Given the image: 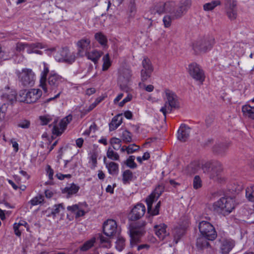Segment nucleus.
<instances>
[{
    "label": "nucleus",
    "instance_id": "864d4df0",
    "mask_svg": "<svg viewBox=\"0 0 254 254\" xmlns=\"http://www.w3.org/2000/svg\"><path fill=\"white\" fill-rule=\"evenodd\" d=\"M202 186V181L199 176H195L193 181V187L194 189L196 190Z\"/></svg>",
    "mask_w": 254,
    "mask_h": 254
},
{
    "label": "nucleus",
    "instance_id": "7ed1b4c3",
    "mask_svg": "<svg viewBox=\"0 0 254 254\" xmlns=\"http://www.w3.org/2000/svg\"><path fill=\"white\" fill-rule=\"evenodd\" d=\"M164 99L165 102V104L160 111L163 113L165 119L167 113L171 112L173 108H179L180 103L178 98L175 93L168 89L165 91Z\"/></svg>",
    "mask_w": 254,
    "mask_h": 254
},
{
    "label": "nucleus",
    "instance_id": "bb28decb",
    "mask_svg": "<svg viewBox=\"0 0 254 254\" xmlns=\"http://www.w3.org/2000/svg\"><path fill=\"white\" fill-rule=\"evenodd\" d=\"M123 118L122 114H118L115 116L109 124V129L113 131L117 129L122 123Z\"/></svg>",
    "mask_w": 254,
    "mask_h": 254
},
{
    "label": "nucleus",
    "instance_id": "09e8293b",
    "mask_svg": "<svg viewBox=\"0 0 254 254\" xmlns=\"http://www.w3.org/2000/svg\"><path fill=\"white\" fill-rule=\"evenodd\" d=\"M152 204L153 203H151V206H150V208L149 210V208H148V206H147L148 212L149 213H150L152 215H158L159 214V208H160V207L161 202H160V201H159L156 204L155 208L153 209H152Z\"/></svg>",
    "mask_w": 254,
    "mask_h": 254
},
{
    "label": "nucleus",
    "instance_id": "c9c22d12",
    "mask_svg": "<svg viewBox=\"0 0 254 254\" xmlns=\"http://www.w3.org/2000/svg\"><path fill=\"white\" fill-rule=\"evenodd\" d=\"M226 14L228 18L231 20H235L237 17V8H225Z\"/></svg>",
    "mask_w": 254,
    "mask_h": 254
},
{
    "label": "nucleus",
    "instance_id": "1a4fd4ad",
    "mask_svg": "<svg viewBox=\"0 0 254 254\" xmlns=\"http://www.w3.org/2000/svg\"><path fill=\"white\" fill-rule=\"evenodd\" d=\"M198 228L201 234L208 240L213 241L216 238L215 230L210 223L202 221L199 223Z\"/></svg>",
    "mask_w": 254,
    "mask_h": 254
},
{
    "label": "nucleus",
    "instance_id": "3c124183",
    "mask_svg": "<svg viewBox=\"0 0 254 254\" xmlns=\"http://www.w3.org/2000/svg\"><path fill=\"white\" fill-rule=\"evenodd\" d=\"M1 98L3 100L11 103L16 100L15 93H5L1 96Z\"/></svg>",
    "mask_w": 254,
    "mask_h": 254
},
{
    "label": "nucleus",
    "instance_id": "a18cd8bd",
    "mask_svg": "<svg viewBox=\"0 0 254 254\" xmlns=\"http://www.w3.org/2000/svg\"><path fill=\"white\" fill-rule=\"evenodd\" d=\"M107 156L108 158L113 160H118L119 159V155L118 154L114 152L111 147H109L108 149Z\"/></svg>",
    "mask_w": 254,
    "mask_h": 254
},
{
    "label": "nucleus",
    "instance_id": "4d7b16f0",
    "mask_svg": "<svg viewBox=\"0 0 254 254\" xmlns=\"http://www.w3.org/2000/svg\"><path fill=\"white\" fill-rule=\"evenodd\" d=\"M139 146L135 144H131L127 147H126V150L127 154H131L138 150Z\"/></svg>",
    "mask_w": 254,
    "mask_h": 254
},
{
    "label": "nucleus",
    "instance_id": "0eeeda50",
    "mask_svg": "<svg viewBox=\"0 0 254 254\" xmlns=\"http://www.w3.org/2000/svg\"><path fill=\"white\" fill-rule=\"evenodd\" d=\"M42 92L39 89H31L28 91H21L19 93L18 98L20 102H25L27 103L36 102L42 96Z\"/></svg>",
    "mask_w": 254,
    "mask_h": 254
},
{
    "label": "nucleus",
    "instance_id": "0e129e2a",
    "mask_svg": "<svg viewBox=\"0 0 254 254\" xmlns=\"http://www.w3.org/2000/svg\"><path fill=\"white\" fill-rule=\"evenodd\" d=\"M30 121L26 120H24L21 121L17 124V126L19 127H21L22 128H24V129L28 128L30 127Z\"/></svg>",
    "mask_w": 254,
    "mask_h": 254
},
{
    "label": "nucleus",
    "instance_id": "69168bd1",
    "mask_svg": "<svg viewBox=\"0 0 254 254\" xmlns=\"http://www.w3.org/2000/svg\"><path fill=\"white\" fill-rule=\"evenodd\" d=\"M97 155L96 153H93L90 156V161L92 163V167L91 168L92 169H94L96 167L97 163Z\"/></svg>",
    "mask_w": 254,
    "mask_h": 254
},
{
    "label": "nucleus",
    "instance_id": "603ef678",
    "mask_svg": "<svg viewBox=\"0 0 254 254\" xmlns=\"http://www.w3.org/2000/svg\"><path fill=\"white\" fill-rule=\"evenodd\" d=\"M111 143L115 150H118L121 146V139L118 138H112Z\"/></svg>",
    "mask_w": 254,
    "mask_h": 254
},
{
    "label": "nucleus",
    "instance_id": "2f4dec72",
    "mask_svg": "<svg viewBox=\"0 0 254 254\" xmlns=\"http://www.w3.org/2000/svg\"><path fill=\"white\" fill-rule=\"evenodd\" d=\"M207 240H208L203 236L197 238L196 244L197 248L202 250L208 248L209 246V243L207 242Z\"/></svg>",
    "mask_w": 254,
    "mask_h": 254
},
{
    "label": "nucleus",
    "instance_id": "4be33fe9",
    "mask_svg": "<svg viewBox=\"0 0 254 254\" xmlns=\"http://www.w3.org/2000/svg\"><path fill=\"white\" fill-rule=\"evenodd\" d=\"M44 69L41 73V78L40 80V86L43 89L45 92H47V76L49 72L48 65L43 63Z\"/></svg>",
    "mask_w": 254,
    "mask_h": 254
},
{
    "label": "nucleus",
    "instance_id": "5fc2aeb1",
    "mask_svg": "<svg viewBox=\"0 0 254 254\" xmlns=\"http://www.w3.org/2000/svg\"><path fill=\"white\" fill-rule=\"evenodd\" d=\"M135 157L130 156L127 160L126 164L130 168H135L137 167L136 164L134 162Z\"/></svg>",
    "mask_w": 254,
    "mask_h": 254
},
{
    "label": "nucleus",
    "instance_id": "680f3d73",
    "mask_svg": "<svg viewBox=\"0 0 254 254\" xmlns=\"http://www.w3.org/2000/svg\"><path fill=\"white\" fill-rule=\"evenodd\" d=\"M128 10L130 15H133L136 11V5L135 0H130L128 4Z\"/></svg>",
    "mask_w": 254,
    "mask_h": 254
},
{
    "label": "nucleus",
    "instance_id": "20e7f679",
    "mask_svg": "<svg viewBox=\"0 0 254 254\" xmlns=\"http://www.w3.org/2000/svg\"><path fill=\"white\" fill-rule=\"evenodd\" d=\"M21 84L25 87L34 85L36 80V74L31 68H24L16 72Z\"/></svg>",
    "mask_w": 254,
    "mask_h": 254
},
{
    "label": "nucleus",
    "instance_id": "f257e3e1",
    "mask_svg": "<svg viewBox=\"0 0 254 254\" xmlns=\"http://www.w3.org/2000/svg\"><path fill=\"white\" fill-rule=\"evenodd\" d=\"M164 13L171 14L173 19H175L181 17L185 13V12L174 1H168L166 2L160 1L157 3L153 7L147 12V18L151 20H154L155 15L156 14L160 15Z\"/></svg>",
    "mask_w": 254,
    "mask_h": 254
},
{
    "label": "nucleus",
    "instance_id": "b1692460",
    "mask_svg": "<svg viewBox=\"0 0 254 254\" xmlns=\"http://www.w3.org/2000/svg\"><path fill=\"white\" fill-rule=\"evenodd\" d=\"M166 228L167 225L165 224H161L154 226L155 234L161 240H163L169 235V233L166 231Z\"/></svg>",
    "mask_w": 254,
    "mask_h": 254
},
{
    "label": "nucleus",
    "instance_id": "aec40b11",
    "mask_svg": "<svg viewBox=\"0 0 254 254\" xmlns=\"http://www.w3.org/2000/svg\"><path fill=\"white\" fill-rule=\"evenodd\" d=\"M144 233V228L141 226L138 228H132L130 230V243L131 245H135L139 241L140 236Z\"/></svg>",
    "mask_w": 254,
    "mask_h": 254
},
{
    "label": "nucleus",
    "instance_id": "c85d7f7f",
    "mask_svg": "<svg viewBox=\"0 0 254 254\" xmlns=\"http://www.w3.org/2000/svg\"><path fill=\"white\" fill-rule=\"evenodd\" d=\"M102 54V52L95 50L91 52L89 51L85 56H86L88 59L92 61L95 64L98 62Z\"/></svg>",
    "mask_w": 254,
    "mask_h": 254
},
{
    "label": "nucleus",
    "instance_id": "cd10ccee",
    "mask_svg": "<svg viewBox=\"0 0 254 254\" xmlns=\"http://www.w3.org/2000/svg\"><path fill=\"white\" fill-rule=\"evenodd\" d=\"M200 168V164L198 161H194L189 164L186 168V172L188 174H195Z\"/></svg>",
    "mask_w": 254,
    "mask_h": 254
},
{
    "label": "nucleus",
    "instance_id": "e2e57ef3",
    "mask_svg": "<svg viewBox=\"0 0 254 254\" xmlns=\"http://www.w3.org/2000/svg\"><path fill=\"white\" fill-rule=\"evenodd\" d=\"M242 44L236 43L233 46V51L236 52L237 54L240 55L244 53L243 47H241Z\"/></svg>",
    "mask_w": 254,
    "mask_h": 254
},
{
    "label": "nucleus",
    "instance_id": "a211bd4d",
    "mask_svg": "<svg viewBox=\"0 0 254 254\" xmlns=\"http://www.w3.org/2000/svg\"><path fill=\"white\" fill-rule=\"evenodd\" d=\"M145 210V207L143 204L141 203L136 204L129 214V219L132 221L140 219L144 215Z\"/></svg>",
    "mask_w": 254,
    "mask_h": 254
},
{
    "label": "nucleus",
    "instance_id": "7c9ffc66",
    "mask_svg": "<svg viewBox=\"0 0 254 254\" xmlns=\"http://www.w3.org/2000/svg\"><path fill=\"white\" fill-rule=\"evenodd\" d=\"M185 233V229L183 228H175L173 232L174 241L177 244Z\"/></svg>",
    "mask_w": 254,
    "mask_h": 254
},
{
    "label": "nucleus",
    "instance_id": "4468645a",
    "mask_svg": "<svg viewBox=\"0 0 254 254\" xmlns=\"http://www.w3.org/2000/svg\"><path fill=\"white\" fill-rule=\"evenodd\" d=\"M64 81V78L55 71H51L47 79V88L48 86L51 90L57 88Z\"/></svg>",
    "mask_w": 254,
    "mask_h": 254
},
{
    "label": "nucleus",
    "instance_id": "ddd939ff",
    "mask_svg": "<svg viewBox=\"0 0 254 254\" xmlns=\"http://www.w3.org/2000/svg\"><path fill=\"white\" fill-rule=\"evenodd\" d=\"M77 54L80 57H84L91 49L90 40L84 38L78 41L76 43Z\"/></svg>",
    "mask_w": 254,
    "mask_h": 254
},
{
    "label": "nucleus",
    "instance_id": "a878e982",
    "mask_svg": "<svg viewBox=\"0 0 254 254\" xmlns=\"http://www.w3.org/2000/svg\"><path fill=\"white\" fill-rule=\"evenodd\" d=\"M106 158L104 157V163L107 168L108 172L110 174L114 175H116L119 172V165L114 162H110L107 163L106 162Z\"/></svg>",
    "mask_w": 254,
    "mask_h": 254
},
{
    "label": "nucleus",
    "instance_id": "6e6d98bb",
    "mask_svg": "<svg viewBox=\"0 0 254 254\" xmlns=\"http://www.w3.org/2000/svg\"><path fill=\"white\" fill-rule=\"evenodd\" d=\"M99 238L100 242L102 244V247L106 248L110 247L111 244L109 238H106L103 236H100Z\"/></svg>",
    "mask_w": 254,
    "mask_h": 254
},
{
    "label": "nucleus",
    "instance_id": "052dcab7",
    "mask_svg": "<svg viewBox=\"0 0 254 254\" xmlns=\"http://www.w3.org/2000/svg\"><path fill=\"white\" fill-rule=\"evenodd\" d=\"M225 8L237 7L236 0H225Z\"/></svg>",
    "mask_w": 254,
    "mask_h": 254
},
{
    "label": "nucleus",
    "instance_id": "c03bdc74",
    "mask_svg": "<svg viewBox=\"0 0 254 254\" xmlns=\"http://www.w3.org/2000/svg\"><path fill=\"white\" fill-rule=\"evenodd\" d=\"M103 64L102 65V70L103 71H106L110 67L111 65V63L108 54L105 55L103 57Z\"/></svg>",
    "mask_w": 254,
    "mask_h": 254
},
{
    "label": "nucleus",
    "instance_id": "8fccbe9b",
    "mask_svg": "<svg viewBox=\"0 0 254 254\" xmlns=\"http://www.w3.org/2000/svg\"><path fill=\"white\" fill-rule=\"evenodd\" d=\"M64 207L63 203H61L54 205V208L51 209V214L53 216H55L57 214H59L61 210H64Z\"/></svg>",
    "mask_w": 254,
    "mask_h": 254
},
{
    "label": "nucleus",
    "instance_id": "f704fd0d",
    "mask_svg": "<svg viewBox=\"0 0 254 254\" xmlns=\"http://www.w3.org/2000/svg\"><path fill=\"white\" fill-rule=\"evenodd\" d=\"M30 52H28V54L35 53L37 54L42 55V52L39 50V49H42L43 47L41 43H31L30 46Z\"/></svg>",
    "mask_w": 254,
    "mask_h": 254
},
{
    "label": "nucleus",
    "instance_id": "79ce46f5",
    "mask_svg": "<svg viewBox=\"0 0 254 254\" xmlns=\"http://www.w3.org/2000/svg\"><path fill=\"white\" fill-rule=\"evenodd\" d=\"M44 200V196L41 194H39L32 198L29 201V203L31 205L35 206L43 203Z\"/></svg>",
    "mask_w": 254,
    "mask_h": 254
},
{
    "label": "nucleus",
    "instance_id": "72a5a7b5",
    "mask_svg": "<svg viewBox=\"0 0 254 254\" xmlns=\"http://www.w3.org/2000/svg\"><path fill=\"white\" fill-rule=\"evenodd\" d=\"M221 2L219 0H213L210 2L205 3L203 6V9L205 11H210L213 10L217 6L220 5Z\"/></svg>",
    "mask_w": 254,
    "mask_h": 254
},
{
    "label": "nucleus",
    "instance_id": "de8ad7c7",
    "mask_svg": "<svg viewBox=\"0 0 254 254\" xmlns=\"http://www.w3.org/2000/svg\"><path fill=\"white\" fill-rule=\"evenodd\" d=\"M125 239L119 237L116 242V248L119 251H122L125 247Z\"/></svg>",
    "mask_w": 254,
    "mask_h": 254
},
{
    "label": "nucleus",
    "instance_id": "f03ea898",
    "mask_svg": "<svg viewBox=\"0 0 254 254\" xmlns=\"http://www.w3.org/2000/svg\"><path fill=\"white\" fill-rule=\"evenodd\" d=\"M235 200L232 197H222L214 202L213 210L223 215L229 214L235 208Z\"/></svg>",
    "mask_w": 254,
    "mask_h": 254
},
{
    "label": "nucleus",
    "instance_id": "393cba45",
    "mask_svg": "<svg viewBox=\"0 0 254 254\" xmlns=\"http://www.w3.org/2000/svg\"><path fill=\"white\" fill-rule=\"evenodd\" d=\"M79 190V186L72 183L63 189L62 190V192L67 194V197H69L71 195L76 193Z\"/></svg>",
    "mask_w": 254,
    "mask_h": 254
},
{
    "label": "nucleus",
    "instance_id": "5701e85b",
    "mask_svg": "<svg viewBox=\"0 0 254 254\" xmlns=\"http://www.w3.org/2000/svg\"><path fill=\"white\" fill-rule=\"evenodd\" d=\"M220 246L222 254H228L234 246V242L231 240L224 239L221 241Z\"/></svg>",
    "mask_w": 254,
    "mask_h": 254
},
{
    "label": "nucleus",
    "instance_id": "f3484780",
    "mask_svg": "<svg viewBox=\"0 0 254 254\" xmlns=\"http://www.w3.org/2000/svg\"><path fill=\"white\" fill-rule=\"evenodd\" d=\"M117 231L116 222L112 219L107 220L103 225L104 233L108 237L114 236Z\"/></svg>",
    "mask_w": 254,
    "mask_h": 254
},
{
    "label": "nucleus",
    "instance_id": "412c9836",
    "mask_svg": "<svg viewBox=\"0 0 254 254\" xmlns=\"http://www.w3.org/2000/svg\"><path fill=\"white\" fill-rule=\"evenodd\" d=\"M190 127L185 124L181 125L178 131V139L182 142L186 141L190 136Z\"/></svg>",
    "mask_w": 254,
    "mask_h": 254
},
{
    "label": "nucleus",
    "instance_id": "13d9d810",
    "mask_svg": "<svg viewBox=\"0 0 254 254\" xmlns=\"http://www.w3.org/2000/svg\"><path fill=\"white\" fill-rule=\"evenodd\" d=\"M171 14H168L165 15L163 19L164 26L165 27H169L171 26L172 20H173Z\"/></svg>",
    "mask_w": 254,
    "mask_h": 254
},
{
    "label": "nucleus",
    "instance_id": "49530a36",
    "mask_svg": "<svg viewBox=\"0 0 254 254\" xmlns=\"http://www.w3.org/2000/svg\"><path fill=\"white\" fill-rule=\"evenodd\" d=\"M227 148V146L224 144H218L213 147V151L218 154L224 153Z\"/></svg>",
    "mask_w": 254,
    "mask_h": 254
},
{
    "label": "nucleus",
    "instance_id": "39448f33",
    "mask_svg": "<svg viewBox=\"0 0 254 254\" xmlns=\"http://www.w3.org/2000/svg\"><path fill=\"white\" fill-rule=\"evenodd\" d=\"M201 168L204 173H209L210 179L217 180L222 170L221 164L220 162H207L201 165Z\"/></svg>",
    "mask_w": 254,
    "mask_h": 254
},
{
    "label": "nucleus",
    "instance_id": "9d476101",
    "mask_svg": "<svg viewBox=\"0 0 254 254\" xmlns=\"http://www.w3.org/2000/svg\"><path fill=\"white\" fill-rule=\"evenodd\" d=\"M189 71L190 76L195 80L202 83L205 79L203 70L200 68L199 65L196 63H192L189 66Z\"/></svg>",
    "mask_w": 254,
    "mask_h": 254
},
{
    "label": "nucleus",
    "instance_id": "a19ab883",
    "mask_svg": "<svg viewBox=\"0 0 254 254\" xmlns=\"http://www.w3.org/2000/svg\"><path fill=\"white\" fill-rule=\"evenodd\" d=\"M96 241L95 237L92 238L91 239L88 240L81 246L80 250L82 251H86L90 249L94 244Z\"/></svg>",
    "mask_w": 254,
    "mask_h": 254
},
{
    "label": "nucleus",
    "instance_id": "4c0bfd02",
    "mask_svg": "<svg viewBox=\"0 0 254 254\" xmlns=\"http://www.w3.org/2000/svg\"><path fill=\"white\" fill-rule=\"evenodd\" d=\"M95 39L102 46H106L107 43V39L106 37L101 32H98L95 34Z\"/></svg>",
    "mask_w": 254,
    "mask_h": 254
},
{
    "label": "nucleus",
    "instance_id": "338daca9",
    "mask_svg": "<svg viewBox=\"0 0 254 254\" xmlns=\"http://www.w3.org/2000/svg\"><path fill=\"white\" fill-rule=\"evenodd\" d=\"M139 86H140V88L143 87L146 91L149 92H152L154 89V86L152 85H148L146 86L145 84L143 83H139Z\"/></svg>",
    "mask_w": 254,
    "mask_h": 254
},
{
    "label": "nucleus",
    "instance_id": "dca6fc26",
    "mask_svg": "<svg viewBox=\"0 0 254 254\" xmlns=\"http://www.w3.org/2000/svg\"><path fill=\"white\" fill-rule=\"evenodd\" d=\"M72 117L69 115L63 118L59 124V127L54 125L52 129L53 133L57 135H60L65 129L67 125L71 121Z\"/></svg>",
    "mask_w": 254,
    "mask_h": 254
},
{
    "label": "nucleus",
    "instance_id": "9b49d317",
    "mask_svg": "<svg viewBox=\"0 0 254 254\" xmlns=\"http://www.w3.org/2000/svg\"><path fill=\"white\" fill-rule=\"evenodd\" d=\"M131 75V71L129 68H123L120 70L118 84L122 90L126 89L130 81Z\"/></svg>",
    "mask_w": 254,
    "mask_h": 254
},
{
    "label": "nucleus",
    "instance_id": "774afa93",
    "mask_svg": "<svg viewBox=\"0 0 254 254\" xmlns=\"http://www.w3.org/2000/svg\"><path fill=\"white\" fill-rule=\"evenodd\" d=\"M40 120L43 125H47L51 120V118L49 116H41L40 117Z\"/></svg>",
    "mask_w": 254,
    "mask_h": 254
},
{
    "label": "nucleus",
    "instance_id": "58836bf2",
    "mask_svg": "<svg viewBox=\"0 0 254 254\" xmlns=\"http://www.w3.org/2000/svg\"><path fill=\"white\" fill-rule=\"evenodd\" d=\"M123 182L124 184H126L130 182L133 178V173L129 170L125 171L122 175Z\"/></svg>",
    "mask_w": 254,
    "mask_h": 254
},
{
    "label": "nucleus",
    "instance_id": "c756f323",
    "mask_svg": "<svg viewBox=\"0 0 254 254\" xmlns=\"http://www.w3.org/2000/svg\"><path fill=\"white\" fill-rule=\"evenodd\" d=\"M242 112L245 116L254 120V106L252 107L249 105L243 106Z\"/></svg>",
    "mask_w": 254,
    "mask_h": 254
},
{
    "label": "nucleus",
    "instance_id": "ea45409f",
    "mask_svg": "<svg viewBox=\"0 0 254 254\" xmlns=\"http://www.w3.org/2000/svg\"><path fill=\"white\" fill-rule=\"evenodd\" d=\"M30 44H27L25 43L22 42H18L16 44L15 49L18 52H22L25 49H26V51L27 53L30 52Z\"/></svg>",
    "mask_w": 254,
    "mask_h": 254
},
{
    "label": "nucleus",
    "instance_id": "6e6552de",
    "mask_svg": "<svg viewBox=\"0 0 254 254\" xmlns=\"http://www.w3.org/2000/svg\"><path fill=\"white\" fill-rule=\"evenodd\" d=\"M55 60L59 62L72 64L75 60V54L67 48H62L54 53Z\"/></svg>",
    "mask_w": 254,
    "mask_h": 254
},
{
    "label": "nucleus",
    "instance_id": "473e14b6",
    "mask_svg": "<svg viewBox=\"0 0 254 254\" xmlns=\"http://www.w3.org/2000/svg\"><path fill=\"white\" fill-rule=\"evenodd\" d=\"M120 137L125 143H129L132 141V134L126 129L120 130Z\"/></svg>",
    "mask_w": 254,
    "mask_h": 254
},
{
    "label": "nucleus",
    "instance_id": "f8f14e48",
    "mask_svg": "<svg viewBox=\"0 0 254 254\" xmlns=\"http://www.w3.org/2000/svg\"><path fill=\"white\" fill-rule=\"evenodd\" d=\"M88 204L85 202H79L78 204L67 207V210L75 213L76 218L84 216L88 211Z\"/></svg>",
    "mask_w": 254,
    "mask_h": 254
},
{
    "label": "nucleus",
    "instance_id": "6ab92c4d",
    "mask_svg": "<svg viewBox=\"0 0 254 254\" xmlns=\"http://www.w3.org/2000/svg\"><path fill=\"white\" fill-rule=\"evenodd\" d=\"M164 190L163 186L159 185L155 188L154 191L146 198V202L147 205L148 206L149 210L150 208L151 203L157 200L160 195L164 191Z\"/></svg>",
    "mask_w": 254,
    "mask_h": 254
},
{
    "label": "nucleus",
    "instance_id": "423d86ee",
    "mask_svg": "<svg viewBox=\"0 0 254 254\" xmlns=\"http://www.w3.org/2000/svg\"><path fill=\"white\" fill-rule=\"evenodd\" d=\"M214 44V38L213 37H205L197 39L193 45V49L196 53H205L210 50Z\"/></svg>",
    "mask_w": 254,
    "mask_h": 254
},
{
    "label": "nucleus",
    "instance_id": "bf43d9fd",
    "mask_svg": "<svg viewBox=\"0 0 254 254\" xmlns=\"http://www.w3.org/2000/svg\"><path fill=\"white\" fill-rule=\"evenodd\" d=\"M6 110L7 106L5 103L0 104V121L4 119Z\"/></svg>",
    "mask_w": 254,
    "mask_h": 254
},
{
    "label": "nucleus",
    "instance_id": "37998d69",
    "mask_svg": "<svg viewBox=\"0 0 254 254\" xmlns=\"http://www.w3.org/2000/svg\"><path fill=\"white\" fill-rule=\"evenodd\" d=\"M191 4V0H181L178 5L182 9H183V11L185 13L190 7Z\"/></svg>",
    "mask_w": 254,
    "mask_h": 254
},
{
    "label": "nucleus",
    "instance_id": "2eb2a0df",
    "mask_svg": "<svg viewBox=\"0 0 254 254\" xmlns=\"http://www.w3.org/2000/svg\"><path fill=\"white\" fill-rule=\"evenodd\" d=\"M142 69L141 70V78L142 81L147 80L153 70L150 60L145 57L142 62Z\"/></svg>",
    "mask_w": 254,
    "mask_h": 254
},
{
    "label": "nucleus",
    "instance_id": "e433bc0d",
    "mask_svg": "<svg viewBox=\"0 0 254 254\" xmlns=\"http://www.w3.org/2000/svg\"><path fill=\"white\" fill-rule=\"evenodd\" d=\"M246 197L249 201L254 202V185L246 189Z\"/></svg>",
    "mask_w": 254,
    "mask_h": 254
}]
</instances>
